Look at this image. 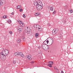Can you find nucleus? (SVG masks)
<instances>
[{
    "mask_svg": "<svg viewBox=\"0 0 73 73\" xmlns=\"http://www.w3.org/2000/svg\"><path fill=\"white\" fill-rule=\"evenodd\" d=\"M2 18H3L4 19V18L3 17H2Z\"/></svg>",
    "mask_w": 73,
    "mask_h": 73,
    "instance_id": "8fccbe9b",
    "label": "nucleus"
},
{
    "mask_svg": "<svg viewBox=\"0 0 73 73\" xmlns=\"http://www.w3.org/2000/svg\"><path fill=\"white\" fill-rule=\"evenodd\" d=\"M50 39H51V40H52V41H53V39L52 38H50Z\"/></svg>",
    "mask_w": 73,
    "mask_h": 73,
    "instance_id": "4c0bfd02",
    "label": "nucleus"
},
{
    "mask_svg": "<svg viewBox=\"0 0 73 73\" xmlns=\"http://www.w3.org/2000/svg\"><path fill=\"white\" fill-rule=\"evenodd\" d=\"M54 30H55L56 32V33H57L58 31V29L57 28L56 29H54Z\"/></svg>",
    "mask_w": 73,
    "mask_h": 73,
    "instance_id": "f3484780",
    "label": "nucleus"
},
{
    "mask_svg": "<svg viewBox=\"0 0 73 73\" xmlns=\"http://www.w3.org/2000/svg\"><path fill=\"white\" fill-rule=\"evenodd\" d=\"M39 17H41V15L40 14H38V15Z\"/></svg>",
    "mask_w": 73,
    "mask_h": 73,
    "instance_id": "c85d7f7f",
    "label": "nucleus"
},
{
    "mask_svg": "<svg viewBox=\"0 0 73 73\" xmlns=\"http://www.w3.org/2000/svg\"><path fill=\"white\" fill-rule=\"evenodd\" d=\"M39 27H41V26H40L39 25H37L36 26V28H38Z\"/></svg>",
    "mask_w": 73,
    "mask_h": 73,
    "instance_id": "5701e85b",
    "label": "nucleus"
},
{
    "mask_svg": "<svg viewBox=\"0 0 73 73\" xmlns=\"http://www.w3.org/2000/svg\"><path fill=\"white\" fill-rule=\"evenodd\" d=\"M40 2H41V1L40 0H38V1L34 2V4L35 6L37 7L40 3Z\"/></svg>",
    "mask_w": 73,
    "mask_h": 73,
    "instance_id": "423d86ee",
    "label": "nucleus"
},
{
    "mask_svg": "<svg viewBox=\"0 0 73 73\" xmlns=\"http://www.w3.org/2000/svg\"><path fill=\"white\" fill-rule=\"evenodd\" d=\"M28 56L32 57V55H31V54H29V55Z\"/></svg>",
    "mask_w": 73,
    "mask_h": 73,
    "instance_id": "c9c22d12",
    "label": "nucleus"
},
{
    "mask_svg": "<svg viewBox=\"0 0 73 73\" xmlns=\"http://www.w3.org/2000/svg\"><path fill=\"white\" fill-rule=\"evenodd\" d=\"M41 47L44 50H48L49 49L48 46L46 45L42 44Z\"/></svg>",
    "mask_w": 73,
    "mask_h": 73,
    "instance_id": "20e7f679",
    "label": "nucleus"
},
{
    "mask_svg": "<svg viewBox=\"0 0 73 73\" xmlns=\"http://www.w3.org/2000/svg\"><path fill=\"white\" fill-rule=\"evenodd\" d=\"M22 11H23V9H21L19 10L20 12H22Z\"/></svg>",
    "mask_w": 73,
    "mask_h": 73,
    "instance_id": "72a5a7b5",
    "label": "nucleus"
},
{
    "mask_svg": "<svg viewBox=\"0 0 73 73\" xmlns=\"http://www.w3.org/2000/svg\"><path fill=\"white\" fill-rule=\"evenodd\" d=\"M17 42L18 43H20L21 42V40L20 39H18L17 40Z\"/></svg>",
    "mask_w": 73,
    "mask_h": 73,
    "instance_id": "4468645a",
    "label": "nucleus"
},
{
    "mask_svg": "<svg viewBox=\"0 0 73 73\" xmlns=\"http://www.w3.org/2000/svg\"><path fill=\"white\" fill-rule=\"evenodd\" d=\"M38 13H35V15L36 16H38Z\"/></svg>",
    "mask_w": 73,
    "mask_h": 73,
    "instance_id": "6ab92c4d",
    "label": "nucleus"
},
{
    "mask_svg": "<svg viewBox=\"0 0 73 73\" xmlns=\"http://www.w3.org/2000/svg\"><path fill=\"white\" fill-rule=\"evenodd\" d=\"M21 8V6L18 5L16 7V9H20Z\"/></svg>",
    "mask_w": 73,
    "mask_h": 73,
    "instance_id": "f8f14e48",
    "label": "nucleus"
},
{
    "mask_svg": "<svg viewBox=\"0 0 73 73\" xmlns=\"http://www.w3.org/2000/svg\"><path fill=\"white\" fill-rule=\"evenodd\" d=\"M7 16L4 15V16H3V19H6V18H7Z\"/></svg>",
    "mask_w": 73,
    "mask_h": 73,
    "instance_id": "393cba45",
    "label": "nucleus"
},
{
    "mask_svg": "<svg viewBox=\"0 0 73 73\" xmlns=\"http://www.w3.org/2000/svg\"><path fill=\"white\" fill-rule=\"evenodd\" d=\"M37 25H35L34 26V27L36 28H37Z\"/></svg>",
    "mask_w": 73,
    "mask_h": 73,
    "instance_id": "a878e982",
    "label": "nucleus"
},
{
    "mask_svg": "<svg viewBox=\"0 0 73 73\" xmlns=\"http://www.w3.org/2000/svg\"><path fill=\"white\" fill-rule=\"evenodd\" d=\"M48 43H49L48 45H51L53 43V41L52 40H50V41H48Z\"/></svg>",
    "mask_w": 73,
    "mask_h": 73,
    "instance_id": "6e6552de",
    "label": "nucleus"
},
{
    "mask_svg": "<svg viewBox=\"0 0 73 73\" xmlns=\"http://www.w3.org/2000/svg\"><path fill=\"white\" fill-rule=\"evenodd\" d=\"M27 58L29 60H32V58H31V57L30 56H27Z\"/></svg>",
    "mask_w": 73,
    "mask_h": 73,
    "instance_id": "2eb2a0df",
    "label": "nucleus"
},
{
    "mask_svg": "<svg viewBox=\"0 0 73 73\" xmlns=\"http://www.w3.org/2000/svg\"><path fill=\"white\" fill-rule=\"evenodd\" d=\"M34 62H35L33 61V62H31V64H33V63H34Z\"/></svg>",
    "mask_w": 73,
    "mask_h": 73,
    "instance_id": "ea45409f",
    "label": "nucleus"
},
{
    "mask_svg": "<svg viewBox=\"0 0 73 73\" xmlns=\"http://www.w3.org/2000/svg\"><path fill=\"white\" fill-rule=\"evenodd\" d=\"M55 71H56V72H57V73H59V70H58V69H56V70Z\"/></svg>",
    "mask_w": 73,
    "mask_h": 73,
    "instance_id": "aec40b11",
    "label": "nucleus"
},
{
    "mask_svg": "<svg viewBox=\"0 0 73 73\" xmlns=\"http://www.w3.org/2000/svg\"><path fill=\"white\" fill-rule=\"evenodd\" d=\"M48 66H49V67H52V65L50 64H48Z\"/></svg>",
    "mask_w": 73,
    "mask_h": 73,
    "instance_id": "c756f323",
    "label": "nucleus"
},
{
    "mask_svg": "<svg viewBox=\"0 0 73 73\" xmlns=\"http://www.w3.org/2000/svg\"><path fill=\"white\" fill-rule=\"evenodd\" d=\"M19 24H20V25H21V24H22V22L21 21V22H19Z\"/></svg>",
    "mask_w": 73,
    "mask_h": 73,
    "instance_id": "58836bf2",
    "label": "nucleus"
},
{
    "mask_svg": "<svg viewBox=\"0 0 73 73\" xmlns=\"http://www.w3.org/2000/svg\"><path fill=\"white\" fill-rule=\"evenodd\" d=\"M22 38H23V41H25V39H25V37H24V36H23L22 37Z\"/></svg>",
    "mask_w": 73,
    "mask_h": 73,
    "instance_id": "cd10ccee",
    "label": "nucleus"
},
{
    "mask_svg": "<svg viewBox=\"0 0 73 73\" xmlns=\"http://www.w3.org/2000/svg\"><path fill=\"white\" fill-rule=\"evenodd\" d=\"M43 5H42V2H40V3H39L38 5L36 6V8L38 11H40V10H41L42 9Z\"/></svg>",
    "mask_w": 73,
    "mask_h": 73,
    "instance_id": "f03ea898",
    "label": "nucleus"
},
{
    "mask_svg": "<svg viewBox=\"0 0 73 73\" xmlns=\"http://www.w3.org/2000/svg\"><path fill=\"white\" fill-rule=\"evenodd\" d=\"M48 63H50V65H53V62L51 61H49Z\"/></svg>",
    "mask_w": 73,
    "mask_h": 73,
    "instance_id": "dca6fc26",
    "label": "nucleus"
},
{
    "mask_svg": "<svg viewBox=\"0 0 73 73\" xmlns=\"http://www.w3.org/2000/svg\"><path fill=\"white\" fill-rule=\"evenodd\" d=\"M18 23H19V22L21 23V21H20V20H18Z\"/></svg>",
    "mask_w": 73,
    "mask_h": 73,
    "instance_id": "a19ab883",
    "label": "nucleus"
},
{
    "mask_svg": "<svg viewBox=\"0 0 73 73\" xmlns=\"http://www.w3.org/2000/svg\"><path fill=\"white\" fill-rule=\"evenodd\" d=\"M40 27H39L38 28V29H41V28H40Z\"/></svg>",
    "mask_w": 73,
    "mask_h": 73,
    "instance_id": "a18cd8bd",
    "label": "nucleus"
},
{
    "mask_svg": "<svg viewBox=\"0 0 73 73\" xmlns=\"http://www.w3.org/2000/svg\"><path fill=\"white\" fill-rule=\"evenodd\" d=\"M15 55L16 56H20L22 57H24V55L23 54V53L20 52H17L15 53Z\"/></svg>",
    "mask_w": 73,
    "mask_h": 73,
    "instance_id": "7ed1b4c3",
    "label": "nucleus"
},
{
    "mask_svg": "<svg viewBox=\"0 0 73 73\" xmlns=\"http://www.w3.org/2000/svg\"><path fill=\"white\" fill-rule=\"evenodd\" d=\"M70 11L71 13H72V12H73V11L72 10V9H70Z\"/></svg>",
    "mask_w": 73,
    "mask_h": 73,
    "instance_id": "f704fd0d",
    "label": "nucleus"
},
{
    "mask_svg": "<svg viewBox=\"0 0 73 73\" xmlns=\"http://www.w3.org/2000/svg\"><path fill=\"white\" fill-rule=\"evenodd\" d=\"M36 37H38V33H36L35 35Z\"/></svg>",
    "mask_w": 73,
    "mask_h": 73,
    "instance_id": "a211bd4d",
    "label": "nucleus"
},
{
    "mask_svg": "<svg viewBox=\"0 0 73 73\" xmlns=\"http://www.w3.org/2000/svg\"><path fill=\"white\" fill-rule=\"evenodd\" d=\"M17 29H18V31L19 32H21L23 29H22V28L20 26H19V27H17Z\"/></svg>",
    "mask_w": 73,
    "mask_h": 73,
    "instance_id": "0eeeda50",
    "label": "nucleus"
},
{
    "mask_svg": "<svg viewBox=\"0 0 73 73\" xmlns=\"http://www.w3.org/2000/svg\"><path fill=\"white\" fill-rule=\"evenodd\" d=\"M66 20H64L63 22H64V23H66Z\"/></svg>",
    "mask_w": 73,
    "mask_h": 73,
    "instance_id": "e433bc0d",
    "label": "nucleus"
},
{
    "mask_svg": "<svg viewBox=\"0 0 73 73\" xmlns=\"http://www.w3.org/2000/svg\"><path fill=\"white\" fill-rule=\"evenodd\" d=\"M23 17H24V18H25V14H23Z\"/></svg>",
    "mask_w": 73,
    "mask_h": 73,
    "instance_id": "473e14b6",
    "label": "nucleus"
},
{
    "mask_svg": "<svg viewBox=\"0 0 73 73\" xmlns=\"http://www.w3.org/2000/svg\"><path fill=\"white\" fill-rule=\"evenodd\" d=\"M16 61L15 60H13V63L14 64H16Z\"/></svg>",
    "mask_w": 73,
    "mask_h": 73,
    "instance_id": "4be33fe9",
    "label": "nucleus"
},
{
    "mask_svg": "<svg viewBox=\"0 0 73 73\" xmlns=\"http://www.w3.org/2000/svg\"><path fill=\"white\" fill-rule=\"evenodd\" d=\"M56 13V11H54V12H53L52 14L53 15H54V14Z\"/></svg>",
    "mask_w": 73,
    "mask_h": 73,
    "instance_id": "7c9ffc66",
    "label": "nucleus"
},
{
    "mask_svg": "<svg viewBox=\"0 0 73 73\" xmlns=\"http://www.w3.org/2000/svg\"><path fill=\"white\" fill-rule=\"evenodd\" d=\"M11 15H14V13L13 12V13H11Z\"/></svg>",
    "mask_w": 73,
    "mask_h": 73,
    "instance_id": "37998d69",
    "label": "nucleus"
},
{
    "mask_svg": "<svg viewBox=\"0 0 73 73\" xmlns=\"http://www.w3.org/2000/svg\"><path fill=\"white\" fill-rule=\"evenodd\" d=\"M53 38H54V37H53Z\"/></svg>",
    "mask_w": 73,
    "mask_h": 73,
    "instance_id": "3c124183",
    "label": "nucleus"
},
{
    "mask_svg": "<svg viewBox=\"0 0 73 73\" xmlns=\"http://www.w3.org/2000/svg\"><path fill=\"white\" fill-rule=\"evenodd\" d=\"M9 33L11 34V35H12V31H9Z\"/></svg>",
    "mask_w": 73,
    "mask_h": 73,
    "instance_id": "2f4dec72",
    "label": "nucleus"
},
{
    "mask_svg": "<svg viewBox=\"0 0 73 73\" xmlns=\"http://www.w3.org/2000/svg\"><path fill=\"white\" fill-rule=\"evenodd\" d=\"M7 22L8 23H9V24H11V21L9 20V21H8Z\"/></svg>",
    "mask_w": 73,
    "mask_h": 73,
    "instance_id": "b1692460",
    "label": "nucleus"
},
{
    "mask_svg": "<svg viewBox=\"0 0 73 73\" xmlns=\"http://www.w3.org/2000/svg\"><path fill=\"white\" fill-rule=\"evenodd\" d=\"M9 54V50H3L0 53V58L2 60H5L6 59V56Z\"/></svg>",
    "mask_w": 73,
    "mask_h": 73,
    "instance_id": "f257e3e1",
    "label": "nucleus"
},
{
    "mask_svg": "<svg viewBox=\"0 0 73 73\" xmlns=\"http://www.w3.org/2000/svg\"><path fill=\"white\" fill-rule=\"evenodd\" d=\"M31 29H30L29 27H27V28L25 30V32L27 34H29L31 32Z\"/></svg>",
    "mask_w": 73,
    "mask_h": 73,
    "instance_id": "39448f33",
    "label": "nucleus"
},
{
    "mask_svg": "<svg viewBox=\"0 0 73 73\" xmlns=\"http://www.w3.org/2000/svg\"><path fill=\"white\" fill-rule=\"evenodd\" d=\"M54 69H55V70H56V69H57V68H56V67H54Z\"/></svg>",
    "mask_w": 73,
    "mask_h": 73,
    "instance_id": "79ce46f5",
    "label": "nucleus"
},
{
    "mask_svg": "<svg viewBox=\"0 0 73 73\" xmlns=\"http://www.w3.org/2000/svg\"><path fill=\"white\" fill-rule=\"evenodd\" d=\"M50 11H53V10H54V7H52L50 8Z\"/></svg>",
    "mask_w": 73,
    "mask_h": 73,
    "instance_id": "ddd939ff",
    "label": "nucleus"
},
{
    "mask_svg": "<svg viewBox=\"0 0 73 73\" xmlns=\"http://www.w3.org/2000/svg\"><path fill=\"white\" fill-rule=\"evenodd\" d=\"M64 8L65 9H66L68 8V6H64Z\"/></svg>",
    "mask_w": 73,
    "mask_h": 73,
    "instance_id": "bb28decb",
    "label": "nucleus"
},
{
    "mask_svg": "<svg viewBox=\"0 0 73 73\" xmlns=\"http://www.w3.org/2000/svg\"><path fill=\"white\" fill-rule=\"evenodd\" d=\"M21 25L22 26V27H24V24L23 23H22L21 24Z\"/></svg>",
    "mask_w": 73,
    "mask_h": 73,
    "instance_id": "412c9836",
    "label": "nucleus"
},
{
    "mask_svg": "<svg viewBox=\"0 0 73 73\" xmlns=\"http://www.w3.org/2000/svg\"><path fill=\"white\" fill-rule=\"evenodd\" d=\"M48 42H49V40H45L43 43L42 44V45H46V43L48 44Z\"/></svg>",
    "mask_w": 73,
    "mask_h": 73,
    "instance_id": "1a4fd4ad",
    "label": "nucleus"
},
{
    "mask_svg": "<svg viewBox=\"0 0 73 73\" xmlns=\"http://www.w3.org/2000/svg\"><path fill=\"white\" fill-rule=\"evenodd\" d=\"M0 3L2 4V5H4L5 3V1L4 0H1L0 1Z\"/></svg>",
    "mask_w": 73,
    "mask_h": 73,
    "instance_id": "9d476101",
    "label": "nucleus"
},
{
    "mask_svg": "<svg viewBox=\"0 0 73 73\" xmlns=\"http://www.w3.org/2000/svg\"><path fill=\"white\" fill-rule=\"evenodd\" d=\"M48 26H50V24H48Z\"/></svg>",
    "mask_w": 73,
    "mask_h": 73,
    "instance_id": "49530a36",
    "label": "nucleus"
},
{
    "mask_svg": "<svg viewBox=\"0 0 73 73\" xmlns=\"http://www.w3.org/2000/svg\"><path fill=\"white\" fill-rule=\"evenodd\" d=\"M61 73H64L63 71H61Z\"/></svg>",
    "mask_w": 73,
    "mask_h": 73,
    "instance_id": "c03bdc74",
    "label": "nucleus"
},
{
    "mask_svg": "<svg viewBox=\"0 0 73 73\" xmlns=\"http://www.w3.org/2000/svg\"><path fill=\"white\" fill-rule=\"evenodd\" d=\"M4 9H5V7H4Z\"/></svg>",
    "mask_w": 73,
    "mask_h": 73,
    "instance_id": "09e8293b",
    "label": "nucleus"
},
{
    "mask_svg": "<svg viewBox=\"0 0 73 73\" xmlns=\"http://www.w3.org/2000/svg\"><path fill=\"white\" fill-rule=\"evenodd\" d=\"M1 4L0 3V7H1Z\"/></svg>",
    "mask_w": 73,
    "mask_h": 73,
    "instance_id": "de8ad7c7",
    "label": "nucleus"
},
{
    "mask_svg": "<svg viewBox=\"0 0 73 73\" xmlns=\"http://www.w3.org/2000/svg\"><path fill=\"white\" fill-rule=\"evenodd\" d=\"M52 33L53 35H56L57 33V32L54 29L52 31Z\"/></svg>",
    "mask_w": 73,
    "mask_h": 73,
    "instance_id": "9b49d317",
    "label": "nucleus"
}]
</instances>
